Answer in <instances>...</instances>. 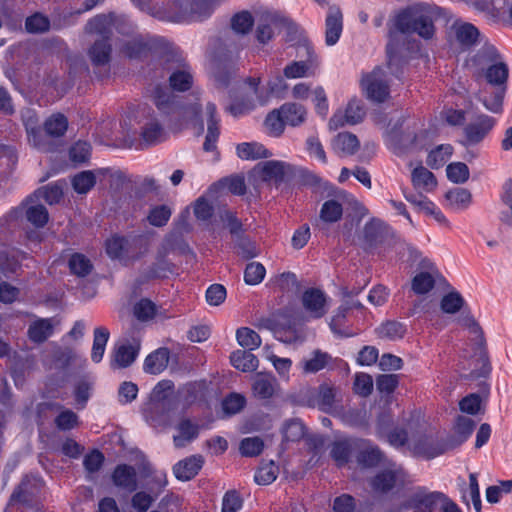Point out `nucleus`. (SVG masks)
<instances>
[{
	"instance_id": "55",
	"label": "nucleus",
	"mask_w": 512,
	"mask_h": 512,
	"mask_svg": "<svg viewBox=\"0 0 512 512\" xmlns=\"http://www.w3.org/2000/svg\"><path fill=\"white\" fill-rule=\"evenodd\" d=\"M96 183L95 175L92 171H83L75 175L72 179V186L79 194H86Z\"/></svg>"
},
{
	"instance_id": "15",
	"label": "nucleus",
	"mask_w": 512,
	"mask_h": 512,
	"mask_svg": "<svg viewBox=\"0 0 512 512\" xmlns=\"http://www.w3.org/2000/svg\"><path fill=\"white\" fill-rule=\"evenodd\" d=\"M298 55L301 57L306 55L307 59L305 61H295L287 65L284 69V75L287 78H300L311 74V70L315 65L316 55L307 40L299 44Z\"/></svg>"
},
{
	"instance_id": "8",
	"label": "nucleus",
	"mask_w": 512,
	"mask_h": 512,
	"mask_svg": "<svg viewBox=\"0 0 512 512\" xmlns=\"http://www.w3.org/2000/svg\"><path fill=\"white\" fill-rule=\"evenodd\" d=\"M442 499H444V494L441 492L417 487L410 492L403 508L413 510V512H433L439 507Z\"/></svg>"
},
{
	"instance_id": "18",
	"label": "nucleus",
	"mask_w": 512,
	"mask_h": 512,
	"mask_svg": "<svg viewBox=\"0 0 512 512\" xmlns=\"http://www.w3.org/2000/svg\"><path fill=\"white\" fill-rule=\"evenodd\" d=\"M365 111L359 100H351L345 110L336 111L329 120V128L337 130L345 125H355L364 118Z\"/></svg>"
},
{
	"instance_id": "40",
	"label": "nucleus",
	"mask_w": 512,
	"mask_h": 512,
	"mask_svg": "<svg viewBox=\"0 0 512 512\" xmlns=\"http://www.w3.org/2000/svg\"><path fill=\"white\" fill-rule=\"evenodd\" d=\"M231 364L237 370L252 372L258 368L257 357L249 351L236 350L230 356Z\"/></svg>"
},
{
	"instance_id": "24",
	"label": "nucleus",
	"mask_w": 512,
	"mask_h": 512,
	"mask_svg": "<svg viewBox=\"0 0 512 512\" xmlns=\"http://www.w3.org/2000/svg\"><path fill=\"white\" fill-rule=\"evenodd\" d=\"M506 94V87L502 88H483L476 94L477 100L486 110L493 114L501 115L503 113V103Z\"/></svg>"
},
{
	"instance_id": "17",
	"label": "nucleus",
	"mask_w": 512,
	"mask_h": 512,
	"mask_svg": "<svg viewBox=\"0 0 512 512\" xmlns=\"http://www.w3.org/2000/svg\"><path fill=\"white\" fill-rule=\"evenodd\" d=\"M131 2L141 11L161 20L179 21L187 15L181 7L172 8V0H169L165 7L154 5L153 0H131Z\"/></svg>"
},
{
	"instance_id": "58",
	"label": "nucleus",
	"mask_w": 512,
	"mask_h": 512,
	"mask_svg": "<svg viewBox=\"0 0 512 512\" xmlns=\"http://www.w3.org/2000/svg\"><path fill=\"white\" fill-rule=\"evenodd\" d=\"M265 273V267L261 263L251 262L244 271V281L250 286L258 285L263 280Z\"/></svg>"
},
{
	"instance_id": "63",
	"label": "nucleus",
	"mask_w": 512,
	"mask_h": 512,
	"mask_svg": "<svg viewBox=\"0 0 512 512\" xmlns=\"http://www.w3.org/2000/svg\"><path fill=\"white\" fill-rule=\"evenodd\" d=\"M256 107L255 101L251 96H244L235 100L227 107V111L234 117L242 116Z\"/></svg>"
},
{
	"instance_id": "46",
	"label": "nucleus",
	"mask_w": 512,
	"mask_h": 512,
	"mask_svg": "<svg viewBox=\"0 0 512 512\" xmlns=\"http://www.w3.org/2000/svg\"><path fill=\"white\" fill-rule=\"evenodd\" d=\"M377 335L382 339L398 340L406 333L404 324L397 321H387L376 329Z\"/></svg>"
},
{
	"instance_id": "60",
	"label": "nucleus",
	"mask_w": 512,
	"mask_h": 512,
	"mask_svg": "<svg viewBox=\"0 0 512 512\" xmlns=\"http://www.w3.org/2000/svg\"><path fill=\"white\" fill-rule=\"evenodd\" d=\"M264 448V442L260 437H247L240 442L239 450L243 456L254 457L259 455Z\"/></svg>"
},
{
	"instance_id": "14",
	"label": "nucleus",
	"mask_w": 512,
	"mask_h": 512,
	"mask_svg": "<svg viewBox=\"0 0 512 512\" xmlns=\"http://www.w3.org/2000/svg\"><path fill=\"white\" fill-rule=\"evenodd\" d=\"M23 254L12 249L0 248V288H15L14 276L19 268V259Z\"/></svg>"
},
{
	"instance_id": "38",
	"label": "nucleus",
	"mask_w": 512,
	"mask_h": 512,
	"mask_svg": "<svg viewBox=\"0 0 512 512\" xmlns=\"http://www.w3.org/2000/svg\"><path fill=\"white\" fill-rule=\"evenodd\" d=\"M236 153L242 160H257L272 156V153L258 142L240 143L236 147Z\"/></svg>"
},
{
	"instance_id": "37",
	"label": "nucleus",
	"mask_w": 512,
	"mask_h": 512,
	"mask_svg": "<svg viewBox=\"0 0 512 512\" xmlns=\"http://www.w3.org/2000/svg\"><path fill=\"white\" fill-rule=\"evenodd\" d=\"M274 337L285 344H294L301 340V333L295 323L277 322L272 328Z\"/></svg>"
},
{
	"instance_id": "41",
	"label": "nucleus",
	"mask_w": 512,
	"mask_h": 512,
	"mask_svg": "<svg viewBox=\"0 0 512 512\" xmlns=\"http://www.w3.org/2000/svg\"><path fill=\"white\" fill-rule=\"evenodd\" d=\"M281 113L283 115L285 124L293 127L304 123L307 116L306 108L298 103L283 104L281 106Z\"/></svg>"
},
{
	"instance_id": "26",
	"label": "nucleus",
	"mask_w": 512,
	"mask_h": 512,
	"mask_svg": "<svg viewBox=\"0 0 512 512\" xmlns=\"http://www.w3.org/2000/svg\"><path fill=\"white\" fill-rule=\"evenodd\" d=\"M140 346V338H133L132 342L119 345L115 348L111 367L126 368L130 366L136 360Z\"/></svg>"
},
{
	"instance_id": "36",
	"label": "nucleus",
	"mask_w": 512,
	"mask_h": 512,
	"mask_svg": "<svg viewBox=\"0 0 512 512\" xmlns=\"http://www.w3.org/2000/svg\"><path fill=\"white\" fill-rule=\"evenodd\" d=\"M41 487L42 481L38 477L26 476L13 492L11 500L27 502L29 497L36 495Z\"/></svg>"
},
{
	"instance_id": "57",
	"label": "nucleus",
	"mask_w": 512,
	"mask_h": 512,
	"mask_svg": "<svg viewBox=\"0 0 512 512\" xmlns=\"http://www.w3.org/2000/svg\"><path fill=\"white\" fill-rule=\"evenodd\" d=\"M463 297L456 291H450L441 299V309L444 313L454 314L464 306Z\"/></svg>"
},
{
	"instance_id": "7",
	"label": "nucleus",
	"mask_w": 512,
	"mask_h": 512,
	"mask_svg": "<svg viewBox=\"0 0 512 512\" xmlns=\"http://www.w3.org/2000/svg\"><path fill=\"white\" fill-rule=\"evenodd\" d=\"M135 118L141 125V137L148 144H156L165 139L162 125L154 117L153 110L147 105H141L136 111Z\"/></svg>"
},
{
	"instance_id": "30",
	"label": "nucleus",
	"mask_w": 512,
	"mask_h": 512,
	"mask_svg": "<svg viewBox=\"0 0 512 512\" xmlns=\"http://www.w3.org/2000/svg\"><path fill=\"white\" fill-rule=\"evenodd\" d=\"M112 481L118 488L133 492L137 489V474L134 467L120 464L112 473Z\"/></svg>"
},
{
	"instance_id": "6",
	"label": "nucleus",
	"mask_w": 512,
	"mask_h": 512,
	"mask_svg": "<svg viewBox=\"0 0 512 512\" xmlns=\"http://www.w3.org/2000/svg\"><path fill=\"white\" fill-rule=\"evenodd\" d=\"M160 63L170 73L169 84L173 90L184 92L192 87L194 78L191 67L181 56L165 54Z\"/></svg>"
},
{
	"instance_id": "35",
	"label": "nucleus",
	"mask_w": 512,
	"mask_h": 512,
	"mask_svg": "<svg viewBox=\"0 0 512 512\" xmlns=\"http://www.w3.org/2000/svg\"><path fill=\"white\" fill-rule=\"evenodd\" d=\"M359 145L356 135L349 132L339 133L332 141V149L340 156L353 155Z\"/></svg>"
},
{
	"instance_id": "47",
	"label": "nucleus",
	"mask_w": 512,
	"mask_h": 512,
	"mask_svg": "<svg viewBox=\"0 0 512 512\" xmlns=\"http://www.w3.org/2000/svg\"><path fill=\"white\" fill-rule=\"evenodd\" d=\"M158 306L148 298H141L133 305V314L140 321L152 319L158 312Z\"/></svg>"
},
{
	"instance_id": "21",
	"label": "nucleus",
	"mask_w": 512,
	"mask_h": 512,
	"mask_svg": "<svg viewBox=\"0 0 512 512\" xmlns=\"http://www.w3.org/2000/svg\"><path fill=\"white\" fill-rule=\"evenodd\" d=\"M343 30V14L337 5L328 7L325 19V43L327 46H334Z\"/></svg>"
},
{
	"instance_id": "3",
	"label": "nucleus",
	"mask_w": 512,
	"mask_h": 512,
	"mask_svg": "<svg viewBox=\"0 0 512 512\" xmlns=\"http://www.w3.org/2000/svg\"><path fill=\"white\" fill-rule=\"evenodd\" d=\"M113 17L110 15H97L86 25L88 33L99 35L88 50V56L94 66H104L109 63L111 56V44L109 42L112 32Z\"/></svg>"
},
{
	"instance_id": "25",
	"label": "nucleus",
	"mask_w": 512,
	"mask_h": 512,
	"mask_svg": "<svg viewBox=\"0 0 512 512\" xmlns=\"http://www.w3.org/2000/svg\"><path fill=\"white\" fill-rule=\"evenodd\" d=\"M59 324L55 318L36 317L27 330L28 338L34 343H43L54 333V328Z\"/></svg>"
},
{
	"instance_id": "29",
	"label": "nucleus",
	"mask_w": 512,
	"mask_h": 512,
	"mask_svg": "<svg viewBox=\"0 0 512 512\" xmlns=\"http://www.w3.org/2000/svg\"><path fill=\"white\" fill-rule=\"evenodd\" d=\"M280 389L277 379L272 374H257L254 378L252 391L259 399H270Z\"/></svg>"
},
{
	"instance_id": "32",
	"label": "nucleus",
	"mask_w": 512,
	"mask_h": 512,
	"mask_svg": "<svg viewBox=\"0 0 512 512\" xmlns=\"http://www.w3.org/2000/svg\"><path fill=\"white\" fill-rule=\"evenodd\" d=\"M332 357L327 352L316 349L308 357L303 358L298 367L304 374H315L326 368Z\"/></svg>"
},
{
	"instance_id": "52",
	"label": "nucleus",
	"mask_w": 512,
	"mask_h": 512,
	"mask_svg": "<svg viewBox=\"0 0 512 512\" xmlns=\"http://www.w3.org/2000/svg\"><path fill=\"white\" fill-rule=\"evenodd\" d=\"M265 357L272 363L280 378L284 381H289L292 360L290 358L278 357L268 349H265Z\"/></svg>"
},
{
	"instance_id": "39",
	"label": "nucleus",
	"mask_w": 512,
	"mask_h": 512,
	"mask_svg": "<svg viewBox=\"0 0 512 512\" xmlns=\"http://www.w3.org/2000/svg\"><path fill=\"white\" fill-rule=\"evenodd\" d=\"M411 180L417 190L424 192L432 191L437 185L434 174L422 165L414 168Z\"/></svg>"
},
{
	"instance_id": "44",
	"label": "nucleus",
	"mask_w": 512,
	"mask_h": 512,
	"mask_svg": "<svg viewBox=\"0 0 512 512\" xmlns=\"http://www.w3.org/2000/svg\"><path fill=\"white\" fill-rule=\"evenodd\" d=\"M360 452L357 457L359 464L365 467H373L382 461L381 451L367 441H361Z\"/></svg>"
},
{
	"instance_id": "19",
	"label": "nucleus",
	"mask_w": 512,
	"mask_h": 512,
	"mask_svg": "<svg viewBox=\"0 0 512 512\" xmlns=\"http://www.w3.org/2000/svg\"><path fill=\"white\" fill-rule=\"evenodd\" d=\"M139 242V239L130 241L124 237L113 236L106 241V252L113 259L127 262L138 257L135 251Z\"/></svg>"
},
{
	"instance_id": "59",
	"label": "nucleus",
	"mask_w": 512,
	"mask_h": 512,
	"mask_svg": "<svg viewBox=\"0 0 512 512\" xmlns=\"http://www.w3.org/2000/svg\"><path fill=\"white\" fill-rule=\"evenodd\" d=\"M278 475V467L274 462L262 465L255 473V482L259 485H269L274 482Z\"/></svg>"
},
{
	"instance_id": "5",
	"label": "nucleus",
	"mask_w": 512,
	"mask_h": 512,
	"mask_svg": "<svg viewBox=\"0 0 512 512\" xmlns=\"http://www.w3.org/2000/svg\"><path fill=\"white\" fill-rule=\"evenodd\" d=\"M170 393H172V386L168 381L159 382L153 389L151 400L143 408V417L149 425L153 427L168 425L171 411Z\"/></svg>"
},
{
	"instance_id": "48",
	"label": "nucleus",
	"mask_w": 512,
	"mask_h": 512,
	"mask_svg": "<svg viewBox=\"0 0 512 512\" xmlns=\"http://www.w3.org/2000/svg\"><path fill=\"white\" fill-rule=\"evenodd\" d=\"M453 153V147L449 144L439 145L432 150L427 157V165L433 169L442 167Z\"/></svg>"
},
{
	"instance_id": "43",
	"label": "nucleus",
	"mask_w": 512,
	"mask_h": 512,
	"mask_svg": "<svg viewBox=\"0 0 512 512\" xmlns=\"http://www.w3.org/2000/svg\"><path fill=\"white\" fill-rule=\"evenodd\" d=\"M387 225L380 219H372L364 227V238L370 246L380 243L387 233Z\"/></svg>"
},
{
	"instance_id": "4",
	"label": "nucleus",
	"mask_w": 512,
	"mask_h": 512,
	"mask_svg": "<svg viewBox=\"0 0 512 512\" xmlns=\"http://www.w3.org/2000/svg\"><path fill=\"white\" fill-rule=\"evenodd\" d=\"M362 293H365V297L367 298L368 302L373 306H381L388 300V293L386 290H351L348 294L345 295V304L338 308L329 323V327L335 335L340 337H351L355 335V333L350 332L344 328L343 320L345 318V312L348 310V308L361 306L359 300H355L354 298L359 297Z\"/></svg>"
},
{
	"instance_id": "54",
	"label": "nucleus",
	"mask_w": 512,
	"mask_h": 512,
	"mask_svg": "<svg viewBox=\"0 0 512 512\" xmlns=\"http://www.w3.org/2000/svg\"><path fill=\"white\" fill-rule=\"evenodd\" d=\"M25 216L28 222H30L32 225L38 228L44 227L49 220L48 211L41 204L31 205L27 207L25 211Z\"/></svg>"
},
{
	"instance_id": "61",
	"label": "nucleus",
	"mask_w": 512,
	"mask_h": 512,
	"mask_svg": "<svg viewBox=\"0 0 512 512\" xmlns=\"http://www.w3.org/2000/svg\"><path fill=\"white\" fill-rule=\"evenodd\" d=\"M446 199L455 208L467 207L471 202V194L467 189L455 188L447 192Z\"/></svg>"
},
{
	"instance_id": "45",
	"label": "nucleus",
	"mask_w": 512,
	"mask_h": 512,
	"mask_svg": "<svg viewBox=\"0 0 512 512\" xmlns=\"http://www.w3.org/2000/svg\"><path fill=\"white\" fill-rule=\"evenodd\" d=\"M281 433L284 441L297 442L305 436V426L300 419H290L284 422Z\"/></svg>"
},
{
	"instance_id": "1",
	"label": "nucleus",
	"mask_w": 512,
	"mask_h": 512,
	"mask_svg": "<svg viewBox=\"0 0 512 512\" xmlns=\"http://www.w3.org/2000/svg\"><path fill=\"white\" fill-rule=\"evenodd\" d=\"M417 33L424 39H430L435 33L432 9L426 5H418L409 11L400 13L389 32L387 44V70L399 76L400 67L411 57L412 51H418V44L409 41V35Z\"/></svg>"
},
{
	"instance_id": "42",
	"label": "nucleus",
	"mask_w": 512,
	"mask_h": 512,
	"mask_svg": "<svg viewBox=\"0 0 512 512\" xmlns=\"http://www.w3.org/2000/svg\"><path fill=\"white\" fill-rule=\"evenodd\" d=\"M452 28L457 41L465 46L472 45L479 35V31L474 25L460 20L455 21Z\"/></svg>"
},
{
	"instance_id": "27",
	"label": "nucleus",
	"mask_w": 512,
	"mask_h": 512,
	"mask_svg": "<svg viewBox=\"0 0 512 512\" xmlns=\"http://www.w3.org/2000/svg\"><path fill=\"white\" fill-rule=\"evenodd\" d=\"M451 285L446 281L439 270L431 265L427 270L421 271L415 275L412 280V288H450Z\"/></svg>"
},
{
	"instance_id": "50",
	"label": "nucleus",
	"mask_w": 512,
	"mask_h": 512,
	"mask_svg": "<svg viewBox=\"0 0 512 512\" xmlns=\"http://www.w3.org/2000/svg\"><path fill=\"white\" fill-rule=\"evenodd\" d=\"M236 339L241 347L250 351L259 348L261 345V337L248 327L239 328L236 331Z\"/></svg>"
},
{
	"instance_id": "20",
	"label": "nucleus",
	"mask_w": 512,
	"mask_h": 512,
	"mask_svg": "<svg viewBox=\"0 0 512 512\" xmlns=\"http://www.w3.org/2000/svg\"><path fill=\"white\" fill-rule=\"evenodd\" d=\"M22 120L26 128L29 143L42 152L50 151V144L42 135L38 127V118L33 110L27 109L22 112Z\"/></svg>"
},
{
	"instance_id": "12",
	"label": "nucleus",
	"mask_w": 512,
	"mask_h": 512,
	"mask_svg": "<svg viewBox=\"0 0 512 512\" xmlns=\"http://www.w3.org/2000/svg\"><path fill=\"white\" fill-rule=\"evenodd\" d=\"M496 118L477 114L464 128L465 144L476 145L483 141L496 125Z\"/></svg>"
},
{
	"instance_id": "2",
	"label": "nucleus",
	"mask_w": 512,
	"mask_h": 512,
	"mask_svg": "<svg viewBox=\"0 0 512 512\" xmlns=\"http://www.w3.org/2000/svg\"><path fill=\"white\" fill-rule=\"evenodd\" d=\"M469 64L478 69H485L484 75L488 84L495 88H507L509 68L493 45L483 46L469 59Z\"/></svg>"
},
{
	"instance_id": "31",
	"label": "nucleus",
	"mask_w": 512,
	"mask_h": 512,
	"mask_svg": "<svg viewBox=\"0 0 512 512\" xmlns=\"http://www.w3.org/2000/svg\"><path fill=\"white\" fill-rule=\"evenodd\" d=\"M176 433L173 436V443L176 448H183L197 439L200 427L189 419L181 420L175 427Z\"/></svg>"
},
{
	"instance_id": "64",
	"label": "nucleus",
	"mask_w": 512,
	"mask_h": 512,
	"mask_svg": "<svg viewBox=\"0 0 512 512\" xmlns=\"http://www.w3.org/2000/svg\"><path fill=\"white\" fill-rule=\"evenodd\" d=\"M253 26V18L249 12L243 11L233 16L231 27L239 34L248 33Z\"/></svg>"
},
{
	"instance_id": "9",
	"label": "nucleus",
	"mask_w": 512,
	"mask_h": 512,
	"mask_svg": "<svg viewBox=\"0 0 512 512\" xmlns=\"http://www.w3.org/2000/svg\"><path fill=\"white\" fill-rule=\"evenodd\" d=\"M361 85L367 98L374 102H384L389 96L387 72L383 68H375L364 76Z\"/></svg>"
},
{
	"instance_id": "28",
	"label": "nucleus",
	"mask_w": 512,
	"mask_h": 512,
	"mask_svg": "<svg viewBox=\"0 0 512 512\" xmlns=\"http://www.w3.org/2000/svg\"><path fill=\"white\" fill-rule=\"evenodd\" d=\"M205 114L208 117V124L203 149L206 152H215L220 135L219 119L216 117V106L213 103H207Z\"/></svg>"
},
{
	"instance_id": "62",
	"label": "nucleus",
	"mask_w": 512,
	"mask_h": 512,
	"mask_svg": "<svg viewBox=\"0 0 512 512\" xmlns=\"http://www.w3.org/2000/svg\"><path fill=\"white\" fill-rule=\"evenodd\" d=\"M25 27L30 33H43L48 31L50 21L43 14L35 13L26 19Z\"/></svg>"
},
{
	"instance_id": "16",
	"label": "nucleus",
	"mask_w": 512,
	"mask_h": 512,
	"mask_svg": "<svg viewBox=\"0 0 512 512\" xmlns=\"http://www.w3.org/2000/svg\"><path fill=\"white\" fill-rule=\"evenodd\" d=\"M180 7L186 11L187 15L178 22L202 21L212 14L215 4L212 0H196L192 2L188 0H172V8Z\"/></svg>"
},
{
	"instance_id": "34",
	"label": "nucleus",
	"mask_w": 512,
	"mask_h": 512,
	"mask_svg": "<svg viewBox=\"0 0 512 512\" xmlns=\"http://www.w3.org/2000/svg\"><path fill=\"white\" fill-rule=\"evenodd\" d=\"M168 362L169 350L167 348H158L145 358L143 369L146 373L157 375L165 370Z\"/></svg>"
},
{
	"instance_id": "10",
	"label": "nucleus",
	"mask_w": 512,
	"mask_h": 512,
	"mask_svg": "<svg viewBox=\"0 0 512 512\" xmlns=\"http://www.w3.org/2000/svg\"><path fill=\"white\" fill-rule=\"evenodd\" d=\"M288 25V20L277 12L266 11L259 15L256 23L255 36L259 43L266 44Z\"/></svg>"
},
{
	"instance_id": "51",
	"label": "nucleus",
	"mask_w": 512,
	"mask_h": 512,
	"mask_svg": "<svg viewBox=\"0 0 512 512\" xmlns=\"http://www.w3.org/2000/svg\"><path fill=\"white\" fill-rule=\"evenodd\" d=\"M342 214V204L334 199L325 201L320 210V218L326 223H335L339 221Z\"/></svg>"
},
{
	"instance_id": "53",
	"label": "nucleus",
	"mask_w": 512,
	"mask_h": 512,
	"mask_svg": "<svg viewBox=\"0 0 512 512\" xmlns=\"http://www.w3.org/2000/svg\"><path fill=\"white\" fill-rule=\"evenodd\" d=\"M68 265L71 273L80 277L88 275L93 267L91 261L81 253L72 254Z\"/></svg>"
},
{
	"instance_id": "11",
	"label": "nucleus",
	"mask_w": 512,
	"mask_h": 512,
	"mask_svg": "<svg viewBox=\"0 0 512 512\" xmlns=\"http://www.w3.org/2000/svg\"><path fill=\"white\" fill-rule=\"evenodd\" d=\"M304 312L309 318H322L330 309L332 300L323 290H304L301 296Z\"/></svg>"
},
{
	"instance_id": "56",
	"label": "nucleus",
	"mask_w": 512,
	"mask_h": 512,
	"mask_svg": "<svg viewBox=\"0 0 512 512\" xmlns=\"http://www.w3.org/2000/svg\"><path fill=\"white\" fill-rule=\"evenodd\" d=\"M448 179L456 184L464 183L469 179V168L463 162L450 163L446 168Z\"/></svg>"
},
{
	"instance_id": "23",
	"label": "nucleus",
	"mask_w": 512,
	"mask_h": 512,
	"mask_svg": "<svg viewBox=\"0 0 512 512\" xmlns=\"http://www.w3.org/2000/svg\"><path fill=\"white\" fill-rule=\"evenodd\" d=\"M260 174L263 180L280 183L293 174L292 166L283 161H266L259 164Z\"/></svg>"
},
{
	"instance_id": "49",
	"label": "nucleus",
	"mask_w": 512,
	"mask_h": 512,
	"mask_svg": "<svg viewBox=\"0 0 512 512\" xmlns=\"http://www.w3.org/2000/svg\"><path fill=\"white\" fill-rule=\"evenodd\" d=\"M44 128L48 135L60 137L68 128V120L63 114H53L45 121Z\"/></svg>"
},
{
	"instance_id": "13",
	"label": "nucleus",
	"mask_w": 512,
	"mask_h": 512,
	"mask_svg": "<svg viewBox=\"0 0 512 512\" xmlns=\"http://www.w3.org/2000/svg\"><path fill=\"white\" fill-rule=\"evenodd\" d=\"M407 475L401 466L391 463L388 468L379 472L372 480L371 485L377 492H387L393 488L403 486Z\"/></svg>"
},
{
	"instance_id": "22",
	"label": "nucleus",
	"mask_w": 512,
	"mask_h": 512,
	"mask_svg": "<svg viewBox=\"0 0 512 512\" xmlns=\"http://www.w3.org/2000/svg\"><path fill=\"white\" fill-rule=\"evenodd\" d=\"M140 475L145 479V485L151 494L159 496L167 486V473L161 469H155L150 463H143Z\"/></svg>"
},
{
	"instance_id": "33",
	"label": "nucleus",
	"mask_w": 512,
	"mask_h": 512,
	"mask_svg": "<svg viewBox=\"0 0 512 512\" xmlns=\"http://www.w3.org/2000/svg\"><path fill=\"white\" fill-rule=\"evenodd\" d=\"M203 462V458L200 455L190 456L176 463L173 467V473L178 480L188 481L198 473Z\"/></svg>"
}]
</instances>
